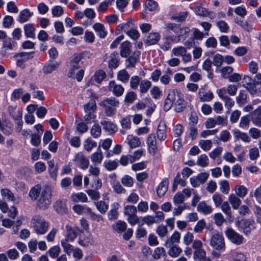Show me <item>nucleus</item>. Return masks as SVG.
<instances>
[{"label": "nucleus", "instance_id": "50", "mask_svg": "<svg viewBox=\"0 0 261 261\" xmlns=\"http://www.w3.org/2000/svg\"><path fill=\"white\" fill-rule=\"evenodd\" d=\"M235 21L241 26L243 30L247 32H250L253 30L252 25L249 24L247 21L236 18Z\"/></svg>", "mask_w": 261, "mask_h": 261}, {"label": "nucleus", "instance_id": "51", "mask_svg": "<svg viewBox=\"0 0 261 261\" xmlns=\"http://www.w3.org/2000/svg\"><path fill=\"white\" fill-rule=\"evenodd\" d=\"M15 46V43L13 41L10 40H6L3 44V48L4 50H2V54L3 56H6L7 54V50H12Z\"/></svg>", "mask_w": 261, "mask_h": 261}, {"label": "nucleus", "instance_id": "19", "mask_svg": "<svg viewBox=\"0 0 261 261\" xmlns=\"http://www.w3.org/2000/svg\"><path fill=\"white\" fill-rule=\"evenodd\" d=\"M232 134L234 138L238 140H241L245 143H249L251 141L250 137L246 133L242 132L238 129H233Z\"/></svg>", "mask_w": 261, "mask_h": 261}, {"label": "nucleus", "instance_id": "54", "mask_svg": "<svg viewBox=\"0 0 261 261\" xmlns=\"http://www.w3.org/2000/svg\"><path fill=\"white\" fill-rule=\"evenodd\" d=\"M113 227L115 231L121 233L126 229L127 224L124 221H118Z\"/></svg>", "mask_w": 261, "mask_h": 261}, {"label": "nucleus", "instance_id": "7", "mask_svg": "<svg viewBox=\"0 0 261 261\" xmlns=\"http://www.w3.org/2000/svg\"><path fill=\"white\" fill-rule=\"evenodd\" d=\"M210 245L217 250H221L225 248L224 239L219 233H215L212 236Z\"/></svg>", "mask_w": 261, "mask_h": 261}, {"label": "nucleus", "instance_id": "59", "mask_svg": "<svg viewBox=\"0 0 261 261\" xmlns=\"http://www.w3.org/2000/svg\"><path fill=\"white\" fill-rule=\"evenodd\" d=\"M97 143L96 142L88 138L84 141V147L86 151L89 152L91 151L93 148L95 147Z\"/></svg>", "mask_w": 261, "mask_h": 261}, {"label": "nucleus", "instance_id": "48", "mask_svg": "<svg viewBox=\"0 0 261 261\" xmlns=\"http://www.w3.org/2000/svg\"><path fill=\"white\" fill-rule=\"evenodd\" d=\"M112 188L115 193L117 194H124L126 190L122 186L119 181L114 180L112 182Z\"/></svg>", "mask_w": 261, "mask_h": 261}, {"label": "nucleus", "instance_id": "9", "mask_svg": "<svg viewBox=\"0 0 261 261\" xmlns=\"http://www.w3.org/2000/svg\"><path fill=\"white\" fill-rule=\"evenodd\" d=\"M209 174L202 172L190 178V184L194 188L198 187L200 185L203 184L207 179Z\"/></svg>", "mask_w": 261, "mask_h": 261}, {"label": "nucleus", "instance_id": "2", "mask_svg": "<svg viewBox=\"0 0 261 261\" xmlns=\"http://www.w3.org/2000/svg\"><path fill=\"white\" fill-rule=\"evenodd\" d=\"M31 225L34 232L38 235L45 234L49 227L48 222L40 215H35L32 217Z\"/></svg>", "mask_w": 261, "mask_h": 261}, {"label": "nucleus", "instance_id": "6", "mask_svg": "<svg viewBox=\"0 0 261 261\" xmlns=\"http://www.w3.org/2000/svg\"><path fill=\"white\" fill-rule=\"evenodd\" d=\"M33 54L34 52H21L16 54L14 58L16 59L17 66L24 69L26 67L25 63L33 58Z\"/></svg>", "mask_w": 261, "mask_h": 261}, {"label": "nucleus", "instance_id": "53", "mask_svg": "<svg viewBox=\"0 0 261 261\" xmlns=\"http://www.w3.org/2000/svg\"><path fill=\"white\" fill-rule=\"evenodd\" d=\"M1 194L4 200L12 201L14 200V194L8 189H2Z\"/></svg>", "mask_w": 261, "mask_h": 261}, {"label": "nucleus", "instance_id": "37", "mask_svg": "<svg viewBox=\"0 0 261 261\" xmlns=\"http://www.w3.org/2000/svg\"><path fill=\"white\" fill-rule=\"evenodd\" d=\"M168 182L166 180L162 181L159 185L156 192L159 197H161L163 196L168 190Z\"/></svg>", "mask_w": 261, "mask_h": 261}, {"label": "nucleus", "instance_id": "58", "mask_svg": "<svg viewBox=\"0 0 261 261\" xmlns=\"http://www.w3.org/2000/svg\"><path fill=\"white\" fill-rule=\"evenodd\" d=\"M213 219L215 221V223L218 226H221L226 220L221 213L215 214L213 216Z\"/></svg>", "mask_w": 261, "mask_h": 261}, {"label": "nucleus", "instance_id": "31", "mask_svg": "<svg viewBox=\"0 0 261 261\" xmlns=\"http://www.w3.org/2000/svg\"><path fill=\"white\" fill-rule=\"evenodd\" d=\"M93 29L95 30L97 35L99 36V37L103 38L106 36L107 33L102 24L100 23H95L93 25Z\"/></svg>", "mask_w": 261, "mask_h": 261}, {"label": "nucleus", "instance_id": "3", "mask_svg": "<svg viewBox=\"0 0 261 261\" xmlns=\"http://www.w3.org/2000/svg\"><path fill=\"white\" fill-rule=\"evenodd\" d=\"M245 87L251 94L261 92V73H257L254 79L245 75L243 79Z\"/></svg>", "mask_w": 261, "mask_h": 261}, {"label": "nucleus", "instance_id": "17", "mask_svg": "<svg viewBox=\"0 0 261 261\" xmlns=\"http://www.w3.org/2000/svg\"><path fill=\"white\" fill-rule=\"evenodd\" d=\"M66 237L63 239H66L67 240L70 241V242H73L77 237L79 229L77 228H73L69 225L66 226Z\"/></svg>", "mask_w": 261, "mask_h": 261}, {"label": "nucleus", "instance_id": "41", "mask_svg": "<svg viewBox=\"0 0 261 261\" xmlns=\"http://www.w3.org/2000/svg\"><path fill=\"white\" fill-rule=\"evenodd\" d=\"M41 193V187L39 185H36L31 188L29 195L32 200H36Z\"/></svg>", "mask_w": 261, "mask_h": 261}, {"label": "nucleus", "instance_id": "60", "mask_svg": "<svg viewBox=\"0 0 261 261\" xmlns=\"http://www.w3.org/2000/svg\"><path fill=\"white\" fill-rule=\"evenodd\" d=\"M71 199L74 202L82 201L84 202L87 201V197L86 194L83 193L73 194L71 196Z\"/></svg>", "mask_w": 261, "mask_h": 261}, {"label": "nucleus", "instance_id": "39", "mask_svg": "<svg viewBox=\"0 0 261 261\" xmlns=\"http://www.w3.org/2000/svg\"><path fill=\"white\" fill-rule=\"evenodd\" d=\"M84 70L83 69H74L72 73V76L70 74V68L69 69L68 76V77L76 79L78 82H80L82 80L84 76Z\"/></svg>", "mask_w": 261, "mask_h": 261}, {"label": "nucleus", "instance_id": "11", "mask_svg": "<svg viewBox=\"0 0 261 261\" xmlns=\"http://www.w3.org/2000/svg\"><path fill=\"white\" fill-rule=\"evenodd\" d=\"M147 145L149 152L152 155L155 154L158 152V148L154 134H151L148 135L147 138Z\"/></svg>", "mask_w": 261, "mask_h": 261}, {"label": "nucleus", "instance_id": "47", "mask_svg": "<svg viewBox=\"0 0 261 261\" xmlns=\"http://www.w3.org/2000/svg\"><path fill=\"white\" fill-rule=\"evenodd\" d=\"M194 258L197 261H201L206 257V252L202 248L197 249L194 251Z\"/></svg>", "mask_w": 261, "mask_h": 261}, {"label": "nucleus", "instance_id": "36", "mask_svg": "<svg viewBox=\"0 0 261 261\" xmlns=\"http://www.w3.org/2000/svg\"><path fill=\"white\" fill-rule=\"evenodd\" d=\"M56 211L60 214H64L67 212L65 201L59 200L56 202L54 205Z\"/></svg>", "mask_w": 261, "mask_h": 261}, {"label": "nucleus", "instance_id": "12", "mask_svg": "<svg viewBox=\"0 0 261 261\" xmlns=\"http://www.w3.org/2000/svg\"><path fill=\"white\" fill-rule=\"evenodd\" d=\"M73 161L77 163L80 167L85 170L88 168L89 165V161L82 152H78L75 155Z\"/></svg>", "mask_w": 261, "mask_h": 261}, {"label": "nucleus", "instance_id": "8", "mask_svg": "<svg viewBox=\"0 0 261 261\" xmlns=\"http://www.w3.org/2000/svg\"><path fill=\"white\" fill-rule=\"evenodd\" d=\"M225 234L228 239L235 244L240 245L243 242V237L232 228H227L225 231Z\"/></svg>", "mask_w": 261, "mask_h": 261}, {"label": "nucleus", "instance_id": "18", "mask_svg": "<svg viewBox=\"0 0 261 261\" xmlns=\"http://www.w3.org/2000/svg\"><path fill=\"white\" fill-rule=\"evenodd\" d=\"M156 136L160 141H164L166 139V125L165 123H159L157 128Z\"/></svg>", "mask_w": 261, "mask_h": 261}, {"label": "nucleus", "instance_id": "46", "mask_svg": "<svg viewBox=\"0 0 261 261\" xmlns=\"http://www.w3.org/2000/svg\"><path fill=\"white\" fill-rule=\"evenodd\" d=\"M84 110L86 113H95L96 110V103L94 100H90L88 103L85 105Z\"/></svg>", "mask_w": 261, "mask_h": 261}, {"label": "nucleus", "instance_id": "1", "mask_svg": "<svg viewBox=\"0 0 261 261\" xmlns=\"http://www.w3.org/2000/svg\"><path fill=\"white\" fill-rule=\"evenodd\" d=\"M187 102L184 99V94L177 89H170L164 101V110H170L172 107L177 113L183 112L187 108Z\"/></svg>", "mask_w": 261, "mask_h": 261}, {"label": "nucleus", "instance_id": "15", "mask_svg": "<svg viewBox=\"0 0 261 261\" xmlns=\"http://www.w3.org/2000/svg\"><path fill=\"white\" fill-rule=\"evenodd\" d=\"M163 42L160 45L161 48L164 51L170 49L173 43H177L176 37L175 36H168L163 38Z\"/></svg>", "mask_w": 261, "mask_h": 261}, {"label": "nucleus", "instance_id": "32", "mask_svg": "<svg viewBox=\"0 0 261 261\" xmlns=\"http://www.w3.org/2000/svg\"><path fill=\"white\" fill-rule=\"evenodd\" d=\"M127 143L131 148H134L139 147L141 145L140 139L132 135H128L127 137Z\"/></svg>", "mask_w": 261, "mask_h": 261}, {"label": "nucleus", "instance_id": "4", "mask_svg": "<svg viewBox=\"0 0 261 261\" xmlns=\"http://www.w3.org/2000/svg\"><path fill=\"white\" fill-rule=\"evenodd\" d=\"M51 189L45 186L41 191L40 196L37 202V207L42 210L47 208L51 204Z\"/></svg>", "mask_w": 261, "mask_h": 261}, {"label": "nucleus", "instance_id": "27", "mask_svg": "<svg viewBox=\"0 0 261 261\" xmlns=\"http://www.w3.org/2000/svg\"><path fill=\"white\" fill-rule=\"evenodd\" d=\"M180 234L178 231H175L170 237H168L165 243V245H175V243L179 242Z\"/></svg>", "mask_w": 261, "mask_h": 261}, {"label": "nucleus", "instance_id": "45", "mask_svg": "<svg viewBox=\"0 0 261 261\" xmlns=\"http://www.w3.org/2000/svg\"><path fill=\"white\" fill-rule=\"evenodd\" d=\"M25 35L28 38H33L35 37V28L31 23H28L24 26Z\"/></svg>", "mask_w": 261, "mask_h": 261}, {"label": "nucleus", "instance_id": "23", "mask_svg": "<svg viewBox=\"0 0 261 261\" xmlns=\"http://www.w3.org/2000/svg\"><path fill=\"white\" fill-rule=\"evenodd\" d=\"M100 145L99 144L98 147V151L94 152L90 156L91 162L95 165L100 164L103 158V153L100 149Z\"/></svg>", "mask_w": 261, "mask_h": 261}, {"label": "nucleus", "instance_id": "49", "mask_svg": "<svg viewBox=\"0 0 261 261\" xmlns=\"http://www.w3.org/2000/svg\"><path fill=\"white\" fill-rule=\"evenodd\" d=\"M198 145L200 148L205 151H208L212 147L213 143L210 140H201L199 141Z\"/></svg>", "mask_w": 261, "mask_h": 261}, {"label": "nucleus", "instance_id": "62", "mask_svg": "<svg viewBox=\"0 0 261 261\" xmlns=\"http://www.w3.org/2000/svg\"><path fill=\"white\" fill-rule=\"evenodd\" d=\"M156 232L160 237H165L168 233V228L165 225H160L156 228Z\"/></svg>", "mask_w": 261, "mask_h": 261}, {"label": "nucleus", "instance_id": "63", "mask_svg": "<svg viewBox=\"0 0 261 261\" xmlns=\"http://www.w3.org/2000/svg\"><path fill=\"white\" fill-rule=\"evenodd\" d=\"M90 133L94 138H97L100 137L101 133L100 126L97 124L93 125L90 130Z\"/></svg>", "mask_w": 261, "mask_h": 261}, {"label": "nucleus", "instance_id": "38", "mask_svg": "<svg viewBox=\"0 0 261 261\" xmlns=\"http://www.w3.org/2000/svg\"><path fill=\"white\" fill-rule=\"evenodd\" d=\"M9 112L15 120L22 118V110L21 109L16 110L15 107L10 106L9 107Z\"/></svg>", "mask_w": 261, "mask_h": 261}, {"label": "nucleus", "instance_id": "56", "mask_svg": "<svg viewBox=\"0 0 261 261\" xmlns=\"http://www.w3.org/2000/svg\"><path fill=\"white\" fill-rule=\"evenodd\" d=\"M137 210L134 205H127L124 207V214L127 217L137 214Z\"/></svg>", "mask_w": 261, "mask_h": 261}, {"label": "nucleus", "instance_id": "24", "mask_svg": "<svg viewBox=\"0 0 261 261\" xmlns=\"http://www.w3.org/2000/svg\"><path fill=\"white\" fill-rule=\"evenodd\" d=\"M190 29L188 27H180L178 26L176 32L177 35L176 40L178 42L180 41L181 38H186L188 36L190 32Z\"/></svg>", "mask_w": 261, "mask_h": 261}, {"label": "nucleus", "instance_id": "22", "mask_svg": "<svg viewBox=\"0 0 261 261\" xmlns=\"http://www.w3.org/2000/svg\"><path fill=\"white\" fill-rule=\"evenodd\" d=\"M240 197L234 194H230L228 197V202L231 204L233 210H237L240 206L242 201Z\"/></svg>", "mask_w": 261, "mask_h": 261}, {"label": "nucleus", "instance_id": "30", "mask_svg": "<svg viewBox=\"0 0 261 261\" xmlns=\"http://www.w3.org/2000/svg\"><path fill=\"white\" fill-rule=\"evenodd\" d=\"M222 211L227 216V218L229 220L232 221L233 217L232 215L231 207L228 201L224 202L221 205Z\"/></svg>", "mask_w": 261, "mask_h": 261}, {"label": "nucleus", "instance_id": "64", "mask_svg": "<svg viewBox=\"0 0 261 261\" xmlns=\"http://www.w3.org/2000/svg\"><path fill=\"white\" fill-rule=\"evenodd\" d=\"M106 77V73L102 70L97 71L93 76V79L98 83H100Z\"/></svg>", "mask_w": 261, "mask_h": 261}, {"label": "nucleus", "instance_id": "42", "mask_svg": "<svg viewBox=\"0 0 261 261\" xmlns=\"http://www.w3.org/2000/svg\"><path fill=\"white\" fill-rule=\"evenodd\" d=\"M234 191L236 195L240 198H244L247 194V188L242 185H237L235 187Z\"/></svg>", "mask_w": 261, "mask_h": 261}, {"label": "nucleus", "instance_id": "55", "mask_svg": "<svg viewBox=\"0 0 261 261\" xmlns=\"http://www.w3.org/2000/svg\"><path fill=\"white\" fill-rule=\"evenodd\" d=\"M117 79L123 83H126L129 79V75L125 70H121L117 74Z\"/></svg>", "mask_w": 261, "mask_h": 261}, {"label": "nucleus", "instance_id": "28", "mask_svg": "<svg viewBox=\"0 0 261 261\" xmlns=\"http://www.w3.org/2000/svg\"><path fill=\"white\" fill-rule=\"evenodd\" d=\"M165 246L169 248L168 253L172 257H178L182 252V249L177 245H165Z\"/></svg>", "mask_w": 261, "mask_h": 261}, {"label": "nucleus", "instance_id": "33", "mask_svg": "<svg viewBox=\"0 0 261 261\" xmlns=\"http://www.w3.org/2000/svg\"><path fill=\"white\" fill-rule=\"evenodd\" d=\"M33 13L29 9H24L20 11L19 14V21L21 23H24L32 17Z\"/></svg>", "mask_w": 261, "mask_h": 261}, {"label": "nucleus", "instance_id": "35", "mask_svg": "<svg viewBox=\"0 0 261 261\" xmlns=\"http://www.w3.org/2000/svg\"><path fill=\"white\" fill-rule=\"evenodd\" d=\"M69 241H70L63 239L61 241V244L63 249V251L68 255H70L74 249V247L69 243Z\"/></svg>", "mask_w": 261, "mask_h": 261}, {"label": "nucleus", "instance_id": "34", "mask_svg": "<svg viewBox=\"0 0 261 261\" xmlns=\"http://www.w3.org/2000/svg\"><path fill=\"white\" fill-rule=\"evenodd\" d=\"M199 98L201 101H209L214 98V94L211 91L205 92L200 90L198 93Z\"/></svg>", "mask_w": 261, "mask_h": 261}, {"label": "nucleus", "instance_id": "14", "mask_svg": "<svg viewBox=\"0 0 261 261\" xmlns=\"http://www.w3.org/2000/svg\"><path fill=\"white\" fill-rule=\"evenodd\" d=\"M108 88L116 96H121L124 90L123 87L121 85L117 84L114 81L110 82Z\"/></svg>", "mask_w": 261, "mask_h": 261}, {"label": "nucleus", "instance_id": "13", "mask_svg": "<svg viewBox=\"0 0 261 261\" xmlns=\"http://www.w3.org/2000/svg\"><path fill=\"white\" fill-rule=\"evenodd\" d=\"M241 228L246 234H249L255 228L254 221L252 219H245L241 222Z\"/></svg>", "mask_w": 261, "mask_h": 261}, {"label": "nucleus", "instance_id": "21", "mask_svg": "<svg viewBox=\"0 0 261 261\" xmlns=\"http://www.w3.org/2000/svg\"><path fill=\"white\" fill-rule=\"evenodd\" d=\"M197 211L204 215L211 214L213 211L211 205L207 204L205 201H201L197 205Z\"/></svg>", "mask_w": 261, "mask_h": 261}, {"label": "nucleus", "instance_id": "44", "mask_svg": "<svg viewBox=\"0 0 261 261\" xmlns=\"http://www.w3.org/2000/svg\"><path fill=\"white\" fill-rule=\"evenodd\" d=\"M160 35L158 33H151L146 39V43L149 45L155 44L159 40Z\"/></svg>", "mask_w": 261, "mask_h": 261}, {"label": "nucleus", "instance_id": "29", "mask_svg": "<svg viewBox=\"0 0 261 261\" xmlns=\"http://www.w3.org/2000/svg\"><path fill=\"white\" fill-rule=\"evenodd\" d=\"M100 123L103 126V129L110 134H114L117 131L116 125L111 121L103 120Z\"/></svg>", "mask_w": 261, "mask_h": 261}, {"label": "nucleus", "instance_id": "26", "mask_svg": "<svg viewBox=\"0 0 261 261\" xmlns=\"http://www.w3.org/2000/svg\"><path fill=\"white\" fill-rule=\"evenodd\" d=\"M252 120L258 126H261V106H259L252 113Z\"/></svg>", "mask_w": 261, "mask_h": 261}, {"label": "nucleus", "instance_id": "25", "mask_svg": "<svg viewBox=\"0 0 261 261\" xmlns=\"http://www.w3.org/2000/svg\"><path fill=\"white\" fill-rule=\"evenodd\" d=\"M192 9V8H191ZM196 14L200 16H208L211 18L214 17V14L213 12H208V11L204 8L201 6H196L193 8Z\"/></svg>", "mask_w": 261, "mask_h": 261}, {"label": "nucleus", "instance_id": "40", "mask_svg": "<svg viewBox=\"0 0 261 261\" xmlns=\"http://www.w3.org/2000/svg\"><path fill=\"white\" fill-rule=\"evenodd\" d=\"M209 159L207 155L202 154L197 158L196 164L201 167H205L208 165Z\"/></svg>", "mask_w": 261, "mask_h": 261}, {"label": "nucleus", "instance_id": "52", "mask_svg": "<svg viewBox=\"0 0 261 261\" xmlns=\"http://www.w3.org/2000/svg\"><path fill=\"white\" fill-rule=\"evenodd\" d=\"M73 211L77 214L81 215L83 213H91V208L84 207L83 205L77 204L73 207Z\"/></svg>", "mask_w": 261, "mask_h": 261}, {"label": "nucleus", "instance_id": "10", "mask_svg": "<svg viewBox=\"0 0 261 261\" xmlns=\"http://www.w3.org/2000/svg\"><path fill=\"white\" fill-rule=\"evenodd\" d=\"M82 58L83 56L80 54H74L72 56L69 63L71 76L73 75L72 73L74 69H83L82 68V65L83 64V62H82Z\"/></svg>", "mask_w": 261, "mask_h": 261}, {"label": "nucleus", "instance_id": "16", "mask_svg": "<svg viewBox=\"0 0 261 261\" xmlns=\"http://www.w3.org/2000/svg\"><path fill=\"white\" fill-rule=\"evenodd\" d=\"M60 64V63L59 62L48 61L43 67V73L45 74L51 73L54 70H56L59 67Z\"/></svg>", "mask_w": 261, "mask_h": 261}, {"label": "nucleus", "instance_id": "20", "mask_svg": "<svg viewBox=\"0 0 261 261\" xmlns=\"http://www.w3.org/2000/svg\"><path fill=\"white\" fill-rule=\"evenodd\" d=\"M132 44L128 41L123 42L120 45V55L122 57L126 58L129 55L131 52Z\"/></svg>", "mask_w": 261, "mask_h": 261}, {"label": "nucleus", "instance_id": "43", "mask_svg": "<svg viewBox=\"0 0 261 261\" xmlns=\"http://www.w3.org/2000/svg\"><path fill=\"white\" fill-rule=\"evenodd\" d=\"M246 258L243 253L236 251L231 252L229 257L230 261H246Z\"/></svg>", "mask_w": 261, "mask_h": 261}, {"label": "nucleus", "instance_id": "57", "mask_svg": "<svg viewBox=\"0 0 261 261\" xmlns=\"http://www.w3.org/2000/svg\"><path fill=\"white\" fill-rule=\"evenodd\" d=\"M172 71L170 69H168L167 72L161 76L160 78L161 82L164 85H168L171 81V75H172Z\"/></svg>", "mask_w": 261, "mask_h": 261}, {"label": "nucleus", "instance_id": "5", "mask_svg": "<svg viewBox=\"0 0 261 261\" xmlns=\"http://www.w3.org/2000/svg\"><path fill=\"white\" fill-rule=\"evenodd\" d=\"M119 103V101L115 98L110 97L105 99L99 104L104 108L106 114L108 116H111L115 114L116 111V107Z\"/></svg>", "mask_w": 261, "mask_h": 261}, {"label": "nucleus", "instance_id": "61", "mask_svg": "<svg viewBox=\"0 0 261 261\" xmlns=\"http://www.w3.org/2000/svg\"><path fill=\"white\" fill-rule=\"evenodd\" d=\"M24 91L23 88H19L15 89L11 94V99L16 100L21 98Z\"/></svg>", "mask_w": 261, "mask_h": 261}]
</instances>
